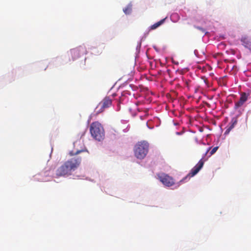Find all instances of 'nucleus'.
Returning a JSON list of instances; mask_svg holds the SVG:
<instances>
[{"instance_id":"1","label":"nucleus","mask_w":251,"mask_h":251,"mask_svg":"<svg viewBox=\"0 0 251 251\" xmlns=\"http://www.w3.org/2000/svg\"><path fill=\"white\" fill-rule=\"evenodd\" d=\"M81 159L80 157L72 158L63 163L59 168V170L61 173L74 171L78 167L81 163Z\"/></svg>"},{"instance_id":"2","label":"nucleus","mask_w":251,"mask_h":251,"mask_svg":"<svg viewBox=\"0 0 251 251\" xmlns=\"http://www.w3.org/2000/svg\"><path fill=\"white\" fill-rule=\"evenodd\" d=\"M90 131L93 137L98 141H100L104 137V129L101 124L98 122L91 124Z\"/></svg>"},{"instance_id":"3","label":"nucleus","mask_w":251,"mask_h":251,"mask_svg":"<svg viewBox=\"0 0 251 251\" xmlns=\"http://www.w3.org/2000/svg\"><path fill=\"white\" fill-rule=\"evenodd\" d=\"M149 144L145 141L137 143L134 148L135 156L138 159L144 158L148 153Z\"/></svg>"},{"instance_id":"4","label":"nucleus","mask_w":251,"mask_h":251,"mask_svg":"<svg viewBox=\"0 0 251 251\" xmlns=\"http://www.w3.org/2000/svg\"><path fill=\"white\" fill-rule=\"evenodd\" d=\"M112 100L109 97L104 98L98 105L96 108V115L103 112L106 108L111 106Z\"/></svg>"},{"instance_id":"5","label":"nucleus","mask_w":251,"mask_h":251,"mask_svg":"<svg viewBox=\"0 0 251 251\" xmlns=\"http://www.w3.org/2000/svg\"><path fill=\"white\" fill-rule=\"evenodd\" d=\"M160 181L167 186H170L174 184L173 178L166 174H160L158 176Z\"/></svg>"},{"instance_id":"6","label":"nucleus","mask_w":251,"mask_h":251,"mask_svg":"<svg viewBox=\"0 0 251 251\" xmlns=\"http://www.w3.org/2000/svg\"><path fill=\"white\" fill-rule=\"evenodd\" d=\"M86 52L85 48L83 47H79L75 49H72L70 51L72 56L73 59H76L82 55H83Z\"/></svg>"},{"instance_id":"7","label":"nucleus","mask_w":251,"mask_h":251,"mask_svg":"<svg viewBox=\"0 0 251 251\" xmlns=\"http://www.w3.org/2000/svg\"><path fill=\"white\" fill-rule=\"evenodd\" d=\"M249 94H247L243 92L241 94L240 100L238 101L235 103L234 108L237 109L241 107L247 100Z\"/></svg>"},{"instance_id":"8","label":"nucleus","mask_w":251,"mask_h":251,"mask_svg":"<svg viewBox=\"0 0 251 251\" xmlns=\"http://www.w3.org/2000/svg\"><path fill=\"white\" fill-rule=\"evenodd\" d=\"M237 123V118L236 117H233L232 118L231 122L229 123L227 128L225 132V133H228L231 129H232L235 126Z\"/></svg>"},{"instance_id":"9","label":"nucleus","mask_w":251,"mask_h":251,"mask_svg":"<svg viewBox=\"0 0 251 251\" xmlns=\"http://www.w3.org/2000/svg\"><path fill=\"white\" fill-rule=\"evenodd\" d=\"M204 161L201 159L195 167L191 170V173H198L203 167Z\"/></svg>"},{"instance_id":"10","label":"nucleus","mask_w":251,"mask_h":251,"mask_svg":"<svg viewBox=\"0 0 251 251\" xmlns=\"http://www.w3.org/2000/svg\"><path fill=\"white\" fill-rule=\"evenodd\" d=\"M242 44L247 48L251 50V41L247 37H243L241 39Z\"/></svg>"},{"instance_id":"11","label":"nucleus","mask_w":251,"mask_h":251,"mask_svg":"<svg viewBox=\"0 0 251 251\" xmlns=\"http://www.w3.org/2000/svg\"><path fill=\"white\" fill-rule=\"evenodd\" d=\"M218 149V147H215L211 149V147H209L206 151L205 155L208 156V157L211 156L212 155L214 154Z\"/></svg>"},{"instance_id":"12","label":"nucleus","mask_w":251,"mask_h":251,"mask_svg":"<svg viewBox=\"0 0 251 251\" xmlns=\"http://www.w3.org/2000/svg\"><path fill=\"white\" fill-rule=\"evenodd\" d=\"M166 18H167V17L164 18L163 19L161 20L159 22H158L155 23L154 24L152 25H151L150 26V30H153V29L157 28L158 27H159L160 25H161L164 23Z\"/></svg>"},{"instance_id":"13","label":"nucleus","mask_w":251,"mask_h":251,"mask_svg":"<svg viewBox=\"0 0 251 251\" xmlns=\"http://www.w3.org/2000/svg\"><path fill=\"white\" fill-rule=\"evenodd\" d=\"M132 11V5L129 4L126 7L123 9V11L126 14H129Z\"/></svg>"},{"instance_id":"14","label":"nucleus","mask_w":251,"mask_h":251,"mask_svg":"<svg viewBox=\"0 0 251 251\" xmlns=\"http://www.w3.org/2000/svg\"><path fill=\"white\" fill-rule=\"evenodd\" d=\"M195 27L196 28L201 31L203 33L205 32V30L204 28H203L202 27H201L200 26H195Z\"/></svg>"},{"instance_id":"15","label":"nucleus","mask_w":251,"mask_h":251,"mask_svg":"<svg viewBox=\"0 0 251 251\" xmlns=\"http://www.w3.org/2000/svg\"><path fill=\"white\" fill-rule=\"evenodd\" d=\"M85 150H77L76 151L75 153H73V154L74 155H76L78 153H79L80 152H83L84 151H85Z\"/></svg>"},{"instance_id":"16","label":"nucleus","mask_w":251,"mask_h":251,"mask_svg":"<svg viewBox=\"0 0 251 251\" xmlns=\"http://www.w3.org/2000/svg\"><path fill=\"white\" fill-rule=\"evenodd\" d=\"M191 174V175L190 176V177H193L196 174H189V175Z\"/></svg>"},{"instance_id":"17","label":"nucleus","mask_w":251,"mask_h":251,"mask_svg":"<svg viewBox=\"0 0 251 251\" xmlns=\"http://www.w3.org/2000/svg\"><path fill=\"white\" fill-rule=\"evenodd\" d=\"M66 174H59L58 175V176H64L65 175H66Z\"/></svg>"}]
</instances>
